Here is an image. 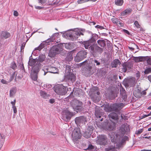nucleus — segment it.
I'll use <instances>...</instances> for the list:
<instances>
[{
	"mask_svg": "<svg viewBox=\"0 0 151 151\" xmlns=\"http://www.w3.org/2000/svg\"><path fill=\"white\" fill-rule=\"evenodd\" d=\"M86 121V119L84 117L81 116L76 117L75 120V122L77 125L80 126L84 124Z\"/></svg>",
	"mask_w": 151,
	"mask_h": 151,
	"instance_id": "dca6fc26",
	"label": "nucleus"
},
{
	"mask_svg": "<svg viewBox=\"0 0 151 151\" xmlns=\"http://www.w3.org/2000/svg\"><path fill=\"white\" fill-rule=\"evenodd\" d=\"M58 34V33H56L53 34L52 35L51 38H52V41H53V40L54 39H55V37H54V36L57 35Z\"/></svg>",
	"mask_w": 151,
	"mask_h": 151,
	"instance_id": "5fc2aeb1",
	"label": "nucleus"
},
{
	"mask_svg": "<svg viewBox=\"0 0 151 151\" xmlns=\"http://www.w3.org/2000/svg\"><path fill=\"white\" fill-rule=\"evenodd\" d=\"M16 92V89L14 88H12L10 90L9 96L11 97H13Z\"/></svg>",
	"mask_w": 151,
	"mask_h": 151,
	"instance_id": "2f4dec72",
	"label": "nucleus"
},
{
	"mask_svg": "<svg viewBox=\"0 0 151 151\" xmlns=\"http://www.w3.org/2000/svg\"><path fill=\"white\" fill-rule=\"evenodd\" d=\"M145 73L146 74L151 73V68H148L146 69L145 71Z\"/></svg>",
	"mask_w": 151,
	"mask_h": 151,
	"instance_id": "a19ab883",
	"label": "nucleus"
},
{
	"mask_svg": "<svg viewBox=\"0 0 151 151\" xmlns=\"http://www.w3.org/2000/svg\"><path fill=\"white\" fill-rule=\"evenodd\" d=\"M134 24L136 28H139V25L138 21H135L134 23Z\"/></svg>",
	"mask_w": 151,
	"mask_h": 151,
	"instance_id": "49530a36",
	"label": "nucleus"
},
{
	"mask_svg": "<svg viewBox=\"0 0 151 151\" xmlns=\"http://www.w3.org/2000/svg\"><path fill=\"white\" fill-rule=\"evenodd\" d=\"M83 146L82 148L85 150H91L93 151V146L91 145H87L85 143H83L82 144Z\"/></svg>",
	"mask_w": 151,
	"mask_h": 151,
	"instance_id": "412c9836",
	"label": "nucleus"
},
{
	"mask_svg": "<svg viewBox=\"0 0 151 151\" xmlns=\"http://www.w3.org/2000/svg\"><path fill=\"white\" fill-rule=\"evenodd\" d=\"M50 102L51 103H53L55 102V100L53 99H50Z\"/></svg>",
	"mask_w": 151,
	"mask_h": 151,
	"instance_id": "0e129e2a",
	"label": "nucleus"
},
{
	"mask_svg": "<svg viewBox=\"0 0 151 151\" xmlns=\"http://www.w3.org/2000/svg\"><path fill=\"white\" fill-rule=\"evenodd\" d=\"M35 7L36 9H42V7L38 6H35Z\"/></svg>",
	"mask_w": 151,
	"mask_h": 151,
	"instance_id": "e2e57ef3",
	"label": "nucleus"
},
{
	"mask_svg": "<svg viewBox=\"0 0 151 151\" xmlns=\"http://www.w3.org/2000/svg\"><path fill=\"white\" fill-rule=\"evenodd\" d=\"M62 45L59 44L53 46L51 49L50 52L55 55L56 54L60 52L62 50Z\"/></svg>",
	"mask_w": 151,
	"mask_h": 151,
	"instance_id": "9b49d317",
	"label": "nucleus"
},
{
	"mask_svg": "<svg viewBox=\"0 0 151 151\" xmlns=\"http://www.w3.org/2000/svg\"><path fill=\"white\" fill-rule=\"evenodd\" d=\"M16 102V99H14V101H12L11 102V104H12V106H15V104Z\"/></svg>",
	"mask_w": 151,
	"mask_h": 151,
	"instance_id": "4d7b16f0",
	"label": "nucleus"
},
{
	"mask_svg": "<svg viewBox=\"0 0 151 151\" xmlns=\"http://www.w3.org/2000/svg\"><path fill=\"white\" fill-rule=\"evenodd\" d=\"M149 116L148 115V114L147 115L145 114L142 116V118H146V117L148 116Z\"/></svg>",
	"mask_w": 151,
	"mask_h": 151,
	"instance_id": "774afa93",
	"label": "nucleus"
},
{
	"mask_svg": "<svg viewBox=\"0 0 151 151\" xmlns=\"http://www.w3.org/2000/svg\"><path fill=\"white\" fill-rule=\"evenodd\" d=\"M87 52L84 50L78 52L74 58L75 61L78 62L82 60L86 57Z\"/></svg>",
	"mask_w": 151,
	"mask_h": 151,
	"instance_id": "423d86ee",
	"label": "nucleus"
},
{
	"mask_svg": "<svg viewBox=\"0 0 151 151\" xmlns=\"http://www.w3.org/2000/svg\"><path fill=\"white\" fill-rule=\"evenodd\" d=\"M45 55H42L39 56L38 58V62H42L45 59Z\"/></svg>",
	"mask_w": 151,
	"mask_h": 151,
	"instance_id": "72a5a7b5",
	"label": "nucleus"
},
{
	"mask_svg": "<svg viewBox=\"0 0 151 151\" xmlns=\"http://www.w3.org/2000/svg\"><path fill=\"white\" fill-rule=\"evenodd\" d=\"M124 106V104L123 103L114 104L111 107L112 111L117 112L121 109Z\"/></svg>",
	"mask_w": 151,
	"mask_h": 151,
	"instance_id": "ddd939ff",
	"label": "nucleus"
},
{
	"mask_svg": "<svg viewBox=\"0 0 151 151\" xmlns=\"http://www.w3.org/2000/svg\"><path fill=\"white\" fill-rule=\"evenodd\" d=\"M14 75L13 74L10 77V78L9 79V81H8V82L9 83L11 82L14 78Z\"/></svg>",
	"mask_w": 151,
	"mask_h": 151,
	"instance_id": "3c124183",
	"label": "nucleus"
},
{
	"mask_svg": "<svg viewBox=\"0 0 151 151\" xmlns=\"http://www.w3.org/2000/svg\"><path fill=\"white\" fill-rule=\"evenodd\" d=\"M11 67L13 69L15 70L16 69L17 66L14 62H13L11 64Z\"/></svg>",
	"mask_w": 151,
	"mask_h": 151,
	"instance_id": "79ce46f5",
	"label": "nucleus"
},
{
	"mask_svg": "<svg viewBox=\"0 0 151 151\" xmlns=\"http://www.w3.org/2000/svg\"><path fill=\"white\" fill-rule=\"evenodd\" d=\"M115 123L112 122L111 123H109L106 126V128L108 130H113L115 127Z\"/></svg>",
	"mask_w": 151,
	"mask_h": 151,
	"instance_id": "393cba45",
	"label": "nucleus"
},
{
	"mask_svg": "<svg viewBox=\"0 0 151 151\" xmlns=\"http://www.w3.org/2000/svg\"><path fill=\"white\" fill-rule=\"evenodd\" d=\"M135 82V78H133L124 81V83L126 87H131L134 85Z\"/></svg>",
	"mask_w": 151,
	"mask_h": 151,
	"instance_id": "f3484780",
	"label": "nucleus"
},
{
	"mask_svg": "<svg viewBox=\"0 0 151 151\" xmlns=\"http://www.w3.org/2000/svg\"><path fill=\"white\" fill-rule=\"evenodd\" d=\"M13 14H14V16L16 17H17L18 15V13L16 11H14Z\"/></svg>",
	"mask_w": 151,
	"mask_h": 151,
	"instance_id": "052dcab7",
	"label": "nucleus"
},
{
	"mask_svg": "<svg viewBox=\"0 0 151 151\" xmlns=\"http://www.w3.org/2000/svg\"><path fill=\"white\" fill-rule=\"evenodd\" d=\"M93 127L92 126H90L88 128L87 131L89 132L90 133H91V134L92 132L93 131Z\"/></svg>",
	"mask_w": 151,
	"mask_h": 151,
	"instance_id": "ea45409f",
	"label": "nucleus"
},
{
	"mask_svg": "<svg viewBox=\"0 0 151 151\" xmlns=\"http://www.w3.org/2000/svg\"><path fill=\"white\" fill-rule=\"evenodd\" d=\"M12 108L13 111L14 113V114H16L17 112V111L16 106H12Z\"/></svg>",
	"mask_w": 151,
	"mask_h": 151,
	"instance_id": "09e8293b",
	"label": "nucleus"
},
{
	"mask_svg": "<svg viewBox=\"0 0 151 151\" xmlns=\"http://www.w3.org/2000/svg\"><path fill=\"white\" fill-rule=\"evenodd\" d=\"M124 31L125 33H126V34H129V32L128 30H127L124 29Z\"/></svg>",
	"mask_w": 151,
	"mask_h": 151,
	"instance_id": "338daca9",
	"label": "nucleus"
},
{
	"mask_svg": "<svg viewBox=\"0 0 151 151\" xmlns=\"http://www.w3.org/2000/svg\"><path fill=\"white\" fill-rule=\"evenodd\" d=\"M129 126L127 124L122 125L120 127L119 132L116 133L114 132L109 133L110 138L111 141V145L106 149V151H114L116 148L119 149L128 137L125 136L123 137L124 134H127L129 131Z\"/></svg>",
	"mask_w": 151,
	"mask_h": 151,
	"instance_id": "f257e3e1",
	"label": "nucleus"
},
{
	"mask_svg": "<svg viewBox=\"0 0 151 151\" xmlns=\"http://www.w3.org/2000/svg\"><path fill=\"white\" fill-rule=\"evenodd\" d=\"M111 21L113 23L116 24L119 26L122 27L124 25L123 24L120 22L119 19L117 18L114 17L112 18Z\"/></svg>",
	"mask_w": 151,
	"mask_h": 151,
	"instance_id": "4be33fe9",
	"label": "nucleus"
},
{
	"mask_svg": "<svg viewBox=\"0 0 151 151\" xmlns=\"http://www.w3.org/2000/svg\"><path fill=\"white\" fill-rule=\"evenodd\" d=\"M143 131L142 129H139L137 132V134H138L141 133Z\"/></svg>",
	"mask_w": 151,
	"mask_h": 151,
	"instance_id": "bf43d9fd",
	"label": "nucleus"
},
{
	"mask_svg": "<svg viewBox=\"0 0 151 151\" xmlns=\"http://www.w3.org/2000/svg\"><path fill=\"white\" fill-rule=\"evenodd\" d=\"M44 87L46 89H49L51 88L52 86L51 84H46L44 85Z\"/></svg>",
	"mask_w": 151,
	"mask_h": 151,
	"instance_id": "37998d69",
	"label": "nucleus"
},
{
	"mask_svg": "<svg viewBox=\"0 0 151 151\" xmlns=\"http://www.w3.org/2000/svg\"><path fill=\"white\" fill-rule=\"evenodd\" d=\"M90 0H78L77 1V2L78 4H81L86 2Z\"/></svg>",
	"mask_w": 151,
	"mask_h": 151,
	"instance_id": "c03bdc74",
	"label": "nucleus"
},
{
	"mask_svg": "<svg viewBox=\"0 0 151 151\" xmlns=\"http://www.w3.org/2000/svg\"><path fill=\"white\" fill-rule=\"evenodd\" d=\"M97 37V35L96 34H92L91 39L89 40L84 42V47L86 49H88L89 48V47L91 45V43H93L95 41ZM89 49H90L89 48Z\"/></svg>",
	"mask_w": 151,
	"mask_h": 151,
	"instance_id": "0eeeda50",
	"label": "nucleus"
},
{
	"mask_svg": "<svg viewBox=\"0 0 151 151\" xmlns=\"http://www.w3.org/2000/svg\"><path fill=\"white\" fill-rule=\"evenodd\" d=\"M121 118L122 119H123L124 120H126L127 119V117L124 115V114H122L121 116Z\"/></svg>",
	"mask_w": 151,
	"mask_h": 151,
	"instance_id": "de8ad7c7",
	"label": "nucleus"
},
{
	"mask_svg": "<svg viewBox=\"0 0 151 151\" xmlns=\"http://www.w3.org/2000/svg\"><path fill=\"white\" fill-rule=\"evenodd\" d=\"M1 82L4 84H8V81H6L4 80V79H2L1 80Z\"/></svg>",
	"mask_w": 151,
	"mask_h": 151,
	"instance_id": "8fccbe9b",
	"label": "nucleus"
},
{
	"mask_svg": "<svg viewBox=\"0 0 151 151\" xmlns=\"http://www.w3.org/2000/svg\"><path fill=\"white\" fill-rule=\"evenodd\" d=\"M45 69L49 71V72L53 73H58V70L57 68L56 67L50 66L48 68H46Z\"/></svg>",
	"mask_w": 151,
	"mask_h": 151,
	"instance_id": "aec40b11",
	"label": "nucleus"
},
{
	"mask_svg": "<svg viewBox=\"0 0 151 151\" xmlns=\"http://www.w3.org/2000/svg\"><path fill=\"white\" fill-rule=\"evenodd\" d=\"M25 46V45L24 44H22L21 47V50H22L23 49H24V47Z\"/></svg>",
	"mask_w": 151,
	"mask_h": 151,
	"instance_id": "69168bd1",
	"label": "nucleus"
},
{
	"mask_svg": "<svg viewBox=\"0 0 151 151\" xmlns=\"http://www.w3.org/2000/svg\"><path fill=\"white\" fill-rule=\"evenodd\" d=\"M146 94V92L145 91H144L141 92L140 95H145Z\"/></svg>",
	"mask_w": 151,
	"mask_h": 151,
	"instance_id": "680f3d73",
	"label": "nucleus"
},
{
	"mask_svg": "<svg viewBox=\"0 0 151 151\" xmlns=\"http://www.w3.org/2000/svg\"><path fill=\"white\" fill-rule=\"evenodd\" d=\"M73 114L72 112H70L68 110H65L62 112V119L66 122H68L70 120Z\"/></svg>",
	"mask_w": 151,
	"mask_h": 151,
	"instance_id": "6e6552de",
	"label": "nucleus"
},
{
	"mask_svg": "<svg viewBox=\"0 0 151 151\" xmlns=\"http://www.w3.org/2000/svg\"><path fill=\"white\" fill-rule=\"evenodd\" d=\"M145 57L139 56L134 58V60L135 62H138L145 61Z\"/></svg>",
	"mask_w": 151,
	"mask_h": 151,
	"instance_id": "c85d7f7f",
	"label": "nucleus"
},
{
	"mask_svg": "<svg viewBox=\"0 0 151 151\" xmlns=\"http://www.w3.org/2000/svg\"><path fill=\"white\" fill-rule=\"evenodd\" d=\"M37 60L35 59H32V60H29V62L28 63V65H30V66H32L33 65H34V66L36 65V66L35 67V68H37L38 67L39 68V67L40 66V64H38V62H37V63L36 64V62ZM34 66L33 67H34Z\"/></svg>",
	"mask_w": 151,
	"mask_h": 151,
	"instance_id": "a211bd4d",
	"label": "nucleus"
},
{
	"mask_svg": "<svg viewBox=\"0 0 151 151\" xmlns=\"http://www.w3.org/2000/svg\"><path fill=\"white\" fill-rule=\"evenodd\" d=\"M91 134V133L87 131L84 133L83 136L86 138H88L90 137Z\"/></svg>",
	"mask_w": 151,
	"mask_h": 151,
	"instance_id": "e433bc0d",
	"label": "nucleus"
},
{
	"mask_svg": "<svg viewBox=\"0 0 151 151\" xmlns=\"http://www.w3.org/2000/svg\"><path fill=\"white\" fill-rule=\"evenodd\" d=\"M86 61H85L84 62L82 63H80L79 64V66L80 67L82 66L83 67H84V64H85L86 63Z\"/></svg>",
	"mask_w": 151,
	"mask_h": 151,
	"instance_id": "6e6d98bb",
	"label": "nucleus"
},
{
	"mask_svg": "<svg viewBox=\"0 0 151 151\" xmlns=\"http://www.w3.org/2000/svg\"><path fill=\"white\" fill-rule=\"evenodd\" d=\"M10 36V33L7 32L3 31L1 33L0 38L4 39L9 37Z\"/></svg>",
	"mask_w": 151,
	"mask_h": 151,
	"instance_id": "6ab92c4d",
	"label": "nucleus"
},
{
	"mask_svg": "<svg viewBox=\"0 0 151 151\" xmlns=\"http://www.w3.org/2000/svg\"><path fill=\"white\" fill-rule=\"evenodd\" d=\"M84 68H86V69L88 70L89 71L92 68L91 66L88 64L87 62H86V63L84 65Z\"/></svg>",
	"mask_w": 151,
	"mask_h": 151,
	"instance_id": "4c0bfd02",
	"label": "nucleus"
},
{
	"mask_svg": "<svg viewBox=\"0 0 151 151\" xmlns=\"http://www.w3.org/2000/svg\"><path fill=\"white\" fill-rule=\"evenodd\" d=\"M97 42L98 45L101 47H104L106 46V42L103 40H99Z\"/></svg>",
	"mask_w": 151,
	"mask_h": 151,
	"instance_id": "cd10ccee",
	"label": "nucleus"
},
{
	"mask_svg": "<svg viewBox=\"0 0 151 151\" xmlns=\"http://www.w3.org/2000/svg\"><path fill=\"white\" fill-rule=\"evenodd\" d=\"M68 73H71V70L70 69V67L69 65H66L65 74Z\"/></svg>",
	"mask_w": 151,
	"mask_h": 151,
	"instance_id": "58836bf2",
	"label": "nucleus"
},
{
	"mask_svg": "<svg viewBox=\"0 0 151 151\" xmlns=\"http://www.w3.org/2000/svg\"><path fill=\"white\" fill-rule=\"evenodd\" d=\"M123 3V0H116L115 1V4L119 6H122Z\"/></svg>",
	"mask_w": 151,
	"mask_h": 151,
	"instance_id": "f704fd0d",
	"label": "nucleus"
},
{
	"mask_svg": "<svg viewBox=\"0 0 151 151\" xmlns=\"http://www.w3.org/2000/svg\"><path fill=\"white\" fill-rule=\"evenodd\" d=\"M40 96L44 99H46L48 96V95L44 91L41 90L40 91Z\"/></svg>",
	"mask_w": 151,
	"mask_h": 151,
	"instance_id": "473e14b6",
	"label": "nucleus"
},
{
	"mask_svg": "<svg viewBox=\"0 0 151 151\" xmlns=\"http://www.w3.org/2000/svg\"><path fill=\"white\" fill-rule=\"evenodd\" d=\"M109 141L107 136L105 135H99L97 137L96 143L98 144L105 146Z\"/></svg>",
	"mask_w": 151,
	"mask_h": 151,
	"instance_id": "39448f33",
	"label": "nucleus"
},
{
	"mask_svg": "<svg viewBox=\"0 0 151 151\" xmlns=\"http://www.w3.org/2000/svg\"><path fill=\"white\" fill-rule=\"evenodd\" d=\"M84 31V30L79 29L77 31L73 32L71 33H70L68 36L70 38L71 40H74L76 39L81 35H83V32Z\"/></svg>",
	"mask_w": 151,
	"mask_h": 151,
	"instance_id": "7ed1b4c3",
	"label": "nucleus"
},
{
	"mask_svg": "<svg viewBox=\"0 0 151 151\" xmlns=\"http://www.w3.org/2000/svg\"><path fill=\"white\" fill-rule=\"evenodd\" d=\"M0 139L1 141V143L3 144L5 140V138L4 137L1 136V138H0Z\"/></svg>",
	"mask_w": 151,
	"mask_h": 151,
	"instance_id": "13d9d810",
	"label": "nucleus"
},
{
	"mask_svg": "<svg viewBox=\"0 0 151 151\" xmlns=\"http://www.w3.org/2000/svg\"><path fill=\"white\" fill-rule=\"evenodd\" d=\"M91 50L93 52L101 54L103 51V48L102 47H100L96 44H93L89 47Z\"/></svg>",
	"mask_w": 151,
	"mask_h": 151,
	"instance_id": "9d476101",
	"label": "nucleus"
},
{
	"mask_svg": "<svg viewBox=\"0 0 151 151\" xmlns=\"http://www.w3.org/2000/svg\"><path fill=\"white\" fill-rule=\"evenodd\" d=\"M109 117L110 120L112 119L115 121H117L118 119V116L117 114L114 112H112L109 115Z\"/></svg>",
	"mask_w": 151,
	"mask_h": 151,
	"instance_id": "b1692460",
	"label": "nucleus"
},
{
	"mask_svg": "<svg viewBox=\"0 0 151 151\" xmlns=\"http://www.w3.org/2000/svg\"><path fill=\"white\" fill-rule=\"evenodd\" d=\"M39 1V2L42 5H43L45 4L47 1V0H38Z\"/></svg>",
	"mask_w": 151,
	"mask_h": 151,
	"instance_id": "a18cd8bd",
	"label": "nucleus"
},
{
	"mask_svg": "<svg viewBox=\"0 0 151 151\" xmlns=\"http://www.w3.org/2000/svg\"><path fill=\"white\" fill-rule=\"evenodd\" d=\"M95 27L99 28L100 29H104V28L103 27L98 25L95 26Z\"/></svg>",
	"mask_w": 151,
	"mask_h": 151,
	"instance_id": "864d4df0",
	"label": "nucleus"
},
{
	"mask_svg": "<svg viewBox=\"0 0 151 151\" xmlns=\"http://www.w3.org/2000/svg\"><path fill=\"white\" fill-rule=\"evenodd\" d=\"M72 136L74 141H77L80 139L81 134L80 129L79 128H76L73 132Z\"/></svg>",
	"mask_w": 151,
	"mask_h": 151,
	"instance_id": "1a4fd4ad",
	"label": "nucleus"
},
{
	"mask_svg": "<svg viewBox=\"0 0 151 151\" xmlns=\"http://www.w3.org/2000/svg\"><path fill=\"white\" fill-rule=\"evenodd\" d=\"M92 91L93 92L95 96H96V94L97 95H99L100 94L99 90L97 87H94L92 89Z\"/></svg>",
	"mask_w": 151,
	"mask_h": 151,
	"instance_id": "c756f323",
	"label": "nucleus"
},
{
	"mask_svg": "<svg viewBox=\"0 0 151 151\" xmlns=\"http://www.w3.org/2000/svg\"><path fill=\"white\" fill-rule=\"evenodd\" d=\"M121 64V63L119 60L118 59H115L112 61L111 63V65L113 68L116 67L118 65Z\"/></svg>",
	"mask_w": 151,
	"mask_h": 151,
	"instance_id": "bb28decb",
	"label": "nucleus"
},
{
	"mask_svg": "<svg viewBox=\"0 0 151 151\" xmlns=\"http://www.w3.org/2000/svg\"><path fill=\"white\" fill-rule=\"evenodd\" d=\"M132 11V9L130 8L127 9L121 13V15L122 16H124L129 15L131 13Z\"/></svg>",
	"mask_w": 151,
	"mask_h": 151,
	"instance_id": "a878e982",
	"label": "nucleus"
},
{
	"mask_svg": "<svg viewBox=\"0 0 151 151\" xmlns=\"http://www.w3.org/2000/svg\"><path fill=\"white\" fill-rule=\"evenodd\" d=\"M72 107L76 111H80L82 109V102L79 100L74 99L70 102Z\"/></svg>",
	"mask_w": 151,
	"mask_h": 151,
	"instance_id": "20e7f679",
	"label": "nucleus"
},
{
	"mask_svg": "<svg viewBox=\"0 0 151 151\" xmlns=\"http://www.w3.org/2000/svg\"><path fill=\"white\" fill-rule=\"evenodd\" d=\"M94 63L96 64V66H99V65H100V63L99 61L96 60H94Z\"/></svg>",
	"mask_w": 151,
	"mask_h": 151,
	"instance_id": "603ef678",
	"label": "nucleus"
},
{
	"mask_svg": "<svg viewBox=\"0 0 151 151\" xmlns=\"http://www.w3.org/2000/svg\"><path fill=\"white\" fill-rule=\"evenodd\" d=\"M122 71L125 72L128 70H129L131 67V65L128 63H124L122 65Z\"/></svg>",
	"mask_w": 151,
	"mask_h": 151,
	"instance_id": "5701e85b",
	"label": "nucleus"
},
{
	"mask_svg": "<svg viewBox=\"0 0 151 151\" xmlns=\"http://www.w3.org/2000/svg\"><path fill=\"white\" fill-rule=\"evenodd\" d=\"M67 88L62 85H59L54 88L53 90L58 95L63 96L66 93Z\"/></svg>",
	"mask_w": 151,
	"mask_h": 151,
	"instance_id": "f03ea898",
	"label": "nucleus"
},
{
	"mask_svg": "<svg viewBox=\"0 0 151 151\" xmlns=\"http://www.w3.org/2000/svg\"><path fill=\"white\" fill-rule=\"evenodd\" d=\"M145 61H147V64L149 65H151V57H145Z\"/></svg>",
	"mask_w": 151,
	"mask_h": 151,
	"instance_id": "c9c22d12",
	"label": "nucleus"
},
{
	"mask_svg": "<svg viewBox=\"0 0 151 151\" xmlns=\"http://www.w3.org/2000/svg\"><path fill=\"white\" fill-rule=\"evenodd\" d=\"M65 79L69 81H71L73 82L75 81L76 79V76L72 73H68L65 74Z\"/></svg>",
	"mask_w": 151,
	"mask_h": 151,
	"instance_id": "2eb2a0df",
	"label": "nucleus"
},
{
	"mask_svg": "<svg viewBox=\"0 0 151 151\" xmlns=\"http://www.w3.org/2000/svg\"><path fill=\"white\" fill-rule=\"evenodd\" d=\"M73 58V54L72 52H70L67 53L66 58V60L68 61H71Z\"/></svg>",
	"mask_w": 151,
	"mask_h": 151,
	"instance_id": "7c9ffc66",
	"label": "nucleus"
},
{
	"mask_svg": "<svg viewBox=\"0 0 151 151\" xmlns=\"http://www.w3.org/2000/svg\"><path fill=\"white\" fill-rule=\"evenodd\" d=\"M124 106V104L123 103L114 104L111 107L112 111L117 112L121 109Z\"/></svg>",
	"mask_w": 151,
	"mask_h": 151,
	"instance_id": "4468645a",
	"label": "nucleus"
},
{
	"mask_svg": "<svg viewBox=\"0 0 151 151\" xmlns=\"http://www.w3.org/2000/svg\"><path fill=\"white\" fill-rule=\"evenodd\" d=\"M36 65L34 66L33 68H32V71L31 73V77L32 79L35 81H36L37 80V74L39 71V68H36V69L34 70L35 67Z\"/></svg>",
	"mask_w": 151,
	"mask_h": 151,
	"instance_id": "f8f14e48",
	"label": "nucleus"
}]
</instances>
